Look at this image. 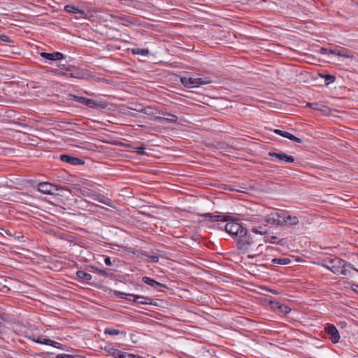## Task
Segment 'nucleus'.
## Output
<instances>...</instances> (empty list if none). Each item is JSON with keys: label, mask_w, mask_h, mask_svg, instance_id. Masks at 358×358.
Segmentation results:
<instances>
[{"label": "nucleus", "mask_w": 358, "mask_h": 358, "mask_svg": "<svg viewBox=\"0 0 358 358\" xmlns=\"http://www.w3.org/2000/svg\"><path fill=\"white\" fill-rule=\"evenodd\" d=\"M206 220L210 222H227L224 225V229L227 233L238 241L247 235L248 231L240 223L234 221L228 222L229 217L222 214H210L205 215Z\"/></svg>", "instance_id": "obj_1"}, {"label": "nucleus", "mask_w": 358, "mask_h": 358, "mask_svg": "<svg viewBox=\"0 0 358 358\" xmlns=\"http://www.w3.org/2000/svg\"><path fill=\"white\" fill-rule=\"evenodd\" d=\"M323 266L335 274H345L343 268H351V264L338 257H327Z\"/></svg>", "instance_id": "obj_2"}, {"label": "nucleus", "mask_w": 358, "mask_h": 358, "mask_svg": "<svg viewBox=\"0 0 358 358\" xmlns=\"http://www.w3.org/2000/svg\"><path fill=\"white\" fill-rule=\"evenodd\" d=\"M110 17L117 21H120V23L124 26L130 25H138V20L136 17L127 15L124 14H110Z\"/></svg>", "instance_id": "obj_3"}, {"label": "nucleus", "mask_w": 358, "mask_h": 358, "mask_svg": "<svg viewBox=\"0 0 358 358\" xmlns=\"http://www.w3.org/2000/svg\"><path fill=\"white\" fill-rule=\"evenodd\" d=\"M182 84L186 87H196L201 85L206 84L204 81L202 80L201 78H192V77H182L181 78Z\"/></svg>", "instance_id": "obj_4"}, {"label": "nucleus", "mask_w": 358, "mask_h": 358, "mask_svg": "<svg viewBox=\"0 0 358 358\" xmlns=\"http://www.w3.org/2000/svg\"><path fill=\"white\" fill-rule=\"evenodd\" d=\"M284 212H273L265 217V222L269 224L282 225Z\"/></svg>", "instance_id": "obj_5"}, {"label": "nucleus", "mask_w": 358, "mask_h": 358, "mask_svg": "<svg viewBox=\"0 0 358 358\" xmlns=\"http://www.w3.org/2000/svg\"><path fill=\"white\" fill-rule=\"evenodd\" d=\"M253 243L254 241L252 233L249 234L248 236L246 235L243 238H240L238 241L239 248L242 250H250V246Z\"/></svg>", "instance_id": "obj_6"}, {"label": "nucleus", "mask_w": 358, "mask_h": 358, "mask_svg": "<svg viewBox=\"0 0 358 358\" xmlns=\"http://www.w3.org/2000/svg\"><path fill=\"white\" fill-rule=\"evenodd\" d=\"M38 190L45 194H53L57 189L50 182H40L38 185Z\"/></svg>", "instance_id": "obj_7"}, {"label": "nucleus", "mask_w": 358, "mask_h": 358, "mask_svg": "<svg viewBox=\"0 0 358 358\" xmlns=\"http://www.w3.org/2000/svg\"><path fill=\"white\" fill-rule=\"evenodd\" d=\"M134 302L141 305H152L153 304V299L141 295L129 294Z\"/></svg>", "instance_id": "obj_8"}, {"label": "nucleus", "mask_w": 358, "mask_h": 358, "mask_svg": "<svg viewBox=\"0 0 358 358\" xmlns=\"http://www.w3.org/2000/svg\"><path fill=\"white\" fill-rule=\"evenodd\" d=\"M326 332L330 335L333 343H337L340 339V334L334 325L329 324L325 328Z\"/></svg>", "instance_id": "obj_9"}, {"label": "nucleus", "mask_w": 358, "mask_h": 358, "mask_svg": "<svg viewBox=\"0 0 358 358\" xmlns=\"http://www.w3.org/2000/svg\"><path fill=\"white\" fill-rule=\"evenodd\" d=\"M60 159L63 162H66L73 166L84 164V162L80 159L68 155H62L60 156Z\"/></svg>", "instance_id": "obj_10"}, {"label": "nucleus", "mask_w": 358, "mask_h": 358, "mask_svg": "<svg viewBox=\"0 0 358 358\" xmlns=\"http://www.w3.org/2000/svg\"><path fill=\"white\" fill-rule=\"evenodd\" d=\"M268 156L273 157L278 159L280 161H284L287 163H292L294 162V157L291 155H287L285 153H277L274 152H269Z\"/></svg>", "instance_id": "obj_11"}, {"label": "nucleus", "mask_w": 358, "mask_h": 358, "mask_svg": "<svg viewBox=\"0 0 358 358\" xmlns=\"http://www.w3.org/2000/svg\"><path fill=\"white\" fill-rule=\"evenodd\" d=\"M92 191V190L91 189V192ZM91 199H93L94 200L97 201L98 202L102 203L108 206H110L112 203L111 200L109 198L99 193L91 192Z\"/></svg>", "instance_id": "obj_12"}, {"label": "nucleus", "mask_w": 358, "mask_h": 358, "mask_svg": "<svg viewBox=\"0 0 358 358\" xmlns=\"http://www.w3.org/2000/svg\"><path fill=\"white\" fill-rule=\"evenodd\" d=\"M282 224H286L290 227L295 226L299 223V219L296 216H291L284 212L282 219Z\"/></svg>", "instance_id": "obj_13"}, {"label": "nucleus", "mask_w": 358, "mask_h": 358, "mask_svg": "<svg viewBox=\"0 0 358 358\" xmlns=\"http://www.w3.org/2000/svg\"><path fill=\"white\" fill-rule=\"evenodd\" d=\"M41 56L45 59L51 61H58L64 58L63 54L59 52L54 53L41 52Z\"/></svg>", "instance_id": "obj_14"}, {"label": "nucleus", "mask_w": 358, "mask_h": 358, "mask_svg": "<svg viewBox=\"0 0 358 358\" xmlns=\"http://www.w3.org/2000/svg\"><path fill=\"white\" fill-rule=\"evenodd\" d=\"M274 132L282 137L287 138H288L292 141H294L296 143H301V138L294 136L293 134H292L287 131L280 130V129H275Z\"/></svg>", "instance_id": "obj_15"}, {"label": "nucleus", "mask_w": 358, "mask_h": 358, "mask_svg": "<svg viewBox=\"0 0 358 358\" xmlns=\"http://www.w3.org/2000/svg\"><path fill=\"white\" fill-rule=\"evenodd\" d=\"M142 280L145 283H146L147 285H150V287H152L155 289H157L158 287H166L165 285L162 284V283L156 281L155 280L150 278L149 277H147V276L143 277Z\"/></svg>", "instance_id": "obj_16"}, {"label": "nucleus", "mask_w": 358, "mask_h": 358, "mask_svg": "<svg viewBox=\"0 0 358 358\" xmlns=\"http://www.w3.org/2000/svg\"><path fill=\"white\" fill-rule=\"evenodd\" d=\"M107 106L108 103L106 101L91 98V108H106Z\"/></svg>", "instance_id": "obj_17"}, {"label": "nucleus", "mask_w": 358, "mask_h": 358, "mask_svg": "<svg viewBox=\"0 0 358 358\" xmlns=\"http://www.w3.org/2000/svg\"><path fill=\"white\" fill-rule=\"evenodd\" d=\"M108 352L115 358H127L128 352H122L118 349L110 348Z\"/></svg>", "instance_id": "obj_18"}, {"label": "nucleus", "mask_w": 358, "mask_h": 358, "mask_svg": "<svg viewBox=\"0 0 358 358\" xmlns=\"http://www.w3.org/2000/svg\"><path fill=\"white\" fill-rule=\"evenodd\" d=\"M104 334L106 335H110L112 336H118L120 334L123 335L124 336H126L127 333L126 331H121L119 329L113 328V327H107L104 329Z\"/></svg>", "instance_id": "obj_19"}, {"label": "nucleus", "mask_w": 358, "mask_h": 358, "mask_svg": "<svg viewBox=\"0 0 358 358\" xmlns=\"http://www.w3.org/2000/svg\"><path fill=\"white\" fill-rule=\"evenodd\" d=\"M338 56L350 59H352L354 57L351 51L343 48L338 49Z\"/></svg>", "instance_id": "obj_20"}, {"label": "nucleus", "mask_w": 358, "mask_h": 358, "mask_svg": "<svg viewBox=\"0 0 358 358\" xmlns=\"http://www.w3.org/2000/svg\"><path fill=\"white\" fill-rule=\"evenodd\" d=\"M131 52L134 55H140L142 56H147L150 53V52L148 49H142V48H138L131 49Z\"/></svg>", "instance_id": "obj_21"}, {"label": "nucleus", "mask_w": 358, "mask_h": 358, "mask_svg": "<svg viewBox=\"0 0 358 358\" xmlns=\"http://www.w3.org/2000/svg\"><path fill=\"white\" fill-rule=\"evenodd\" d=\"M266 229L265 227L259 226L258 227H254L252 230L251 233L255 234H259L261 236L265 234L266 233Z\"/></svg>", "instance_id": "obj_22"}, {"label": "nucleus", "mask_w": 358, "mask_h": 358, "mask_svg": "<svg viewBox=\"0 0 358 358\" xmlns=\"http://www.w3.org/2000/svg\"><path fill=\"white\" fill-rule=\"evenodd\" d=\"M159 119L162 120H164L169 122H176L178 120V117L176 115L168 113L166 117H157Z\"/></svg>", "instance_id": "obj_23"}, {"label": "nucleus", "mask_w": 358, "mask_h": 358, "mask_svg": "<svg viewBox=\"0 0 358 358\" xmlns=\"http://www.w3.org/2000/svg\"><path fill=\"white\" fill-rule=\"evenodd\" d=\"M141 112L143 113L144 114H146V115H150V116H155V115H156L155 110L150 106L144 107L141 110Z\"/></svg>", "instance_id": "obj_24"}, {"label": "nucleus", "mask_w": 358, "mask_h": 358, "mask_svg": "<svg viewBox=\"0 0 358 358\" xmlns=\"http://www.w3.org/2000/svg\"><path fill=\"white\" fill-rule=\"evenodd\" d=\"M272 262L273 264L285 265V264H287L288 263H289L290 260L287 258H282V259L281 258H279V259L275 258L272 260Z\"/></svg>", "instance_id": "obj_25"}, {"label": "nucleus", "mask_w": 358, "mask_h": 358, "mask_svg": "<svg viewBox=\"0 0 358 358\" xmlns=\"http://www.w3.org/2000/svg\"><path fill=\"white\" fill-rule=\"evenodd\" d=\"M324 78V82L326 85H329L334 83L336 80L335 77L330 74H325L324 76H322Z\"/></svg>", "instance_id": "obj_26"}, {"label": "nucleus", "mask_w": 358, "mask_h": 358, "mask_svg": "<svg viewBox=\"0 0 358 358\" xmlns=\"http://www.w3.org/2000/svg\"><path fill=\"white\" fill-rule=\"evenodd\" d=\"M77 275L79 278L89 280H90V274L84 271H77Z\"/></svg>", "instance_id": "obj_27"}, {"label": "nucleus", "mask_w": 358, "mask_h": 358, "mask_svg": "<svg viewBox=\"0 0 358 358\" xmlns=\"http://www.w3.org/2000/svg\"><path fill=\"white\" fill-rule=\"evenodd\" d=\"M75 100L86 106L90 105V99L83 96H74Z\"/></svg>", "instance_id": "obj_28"}, {"label": "nucleus", "mask_w": 358, "mask_h": 358, "mask_svg": "<svg viewBox=\"0 0 358 358\" xmlns=\"http://www.w3.org/2000/svg\"><path fill=\"white\" fill-rule=\"evenodd\" d=\"M246 220L255 222V223H259L261 222L262 220V217L259 215H252L246 219Z\"/></svg>", "instance_id": "obj_29"}, {"label": "nucleus", "mask_w": 358, "mask_h": 358, "mask_svg": "<svg viewBox=\"0 0 358 358\" xmlns=\"http://www.w3.org/2000/svg\"><path fill=\"white\" fill-rule=\"evenodd\" d=\"M280 311L284 314H288L291 311V308L286 305L281 304L278 306Z\"/></svg>", "instance_id": "obj_30"}, {"label": "nucleus", "mask_w": 358, "mask_h": 358, "mask_svg": "<svg viewBox=\"0 0 358 358\" xmlns=\"http://www.w3.org/2000/svg\"><path fill=\"white\" fill-rule=\"evenodd\" d=\"M33 341L38 343H41V344H45V345H50V344H51V343H49V341H52V340H50V339L40 338H38L37 339H34Z\"/></svg>", "instance_id": "obj_31"}, {"label": "nucleus", "mask_w": 358, "mask_h": 358, "mask_svg": "<svg viewBox=\"0 0 358 358\" xmlns=\"http://www.w3.org/2000/svg\"><path fill=\"white\" fill-rule=\"evenodd\" d=\"M147 258L149 262L157 263L159 262V257L157 255H148Z\"/></svg>", "instance_id": "obj_32"}, {"label": "nucleus", "mask_w": 358, "mask_h": 358, "mask_svg": "<svg viewBox=\"0 0 358 358\" xmlns=\"http://www.w3.org/2000/svg\"><path fill=\"white\" fill-rule=\"evenodd\" d=\"M124 1L127 2V3H124L125 6H129V7H133V8H136V3H137L136 1H135V0H126Z\"/></svg>", "instance_id": "obj_33"}, {"label": "nucleus", "mask_w": 358, "mask_h": 358, "mask_svg": "<svg viewBox=\"0 0 358 358\" xmlns=\"http://www.w3.org/2000/svg\"><path fill=\"white\" fill-rule=\"evenodd\" d=\"M130 294H127V293H124V292H119V294H117V296L121 298V299H126L129 301H131L132 300V298L130 297Z\"/></svg>", "instance_id": "obj_34"}, {"label": "nucleus", "mask_w": 358, "mask_h": 358, "mask_svg": "<svg viewBox=\"0 0 358 358\" xmlns=\"http://www.w3.org/2000/svg\"><path fill=\"white\" fill-rule=\"evenodd\" d=\"M49 343H51L50 345L53 346L54 348L61 349V350H64V348H63V345L58 342H56V341L52 340V341H49Z\"/></svg>", "instance_id": "obj_35"}, {"label": "nucleus", "mask_w": 358, "mask_h": 358, "mask_svg": "<svg viewBox=\"0 0 358 358\" xmlns=\"http://www.w3.org/2000/svg\"><path fill=\"white\" fill-rule=\"evenodd\" d=\"M98 258L102 259L103 261L104 262V263L107 266H111L112 265V263H111V261H110V258L109 257L99 256Z\"/></svg>", "instance_id": "obj_36"}, {"label": "nucleus", "mask_w": 358, "mask_h": 358, "mask_svg": "<svg viewBox=\"0 0 358 358\" xmlns=\"http://www.w3.org/2000/svg\"><path fill=\"white\" fill-rule=\"evenodd\" d=\"M308 106L313 108L315 110H321L320 109V104L317 103H309L307 104Z\"/></svg>", "instance_id": "obj_37"}, {"label": "nucleus", "mask_w": 358, "mask_h": 358, "mask_svg": "<svg viewBox=\"0 0 358 358\" xmlns=\"http://www.w3.org/2000/svg\"><path fill=\"white\" fill-rule=\"evenodd\" d=\"M65 10L66 11L73 12V13H76L78 11L77 8H75L74 7H73V6H71L70 5L66 6H65Z\"/></svg>", "instance_id": "obj_38"}, {"label": "nucleus", "mask_w": 358, "mask_h": 358, "mask_svg": "<svg viewBox=\"0 0 358 358\" xmlns=\"http://www.w3.org/2000/svg\"><path fill=\"white\" fill-rule=\"evenodd\" d=\"M56 358H73L71 355L67 354H58Z\"/></svg>", "instance_id": "obj_39"}, {"label": "nucleus", "mask_w": 358, "mask_h": 358, "mask_svg": "<svg viewBox=\"0 0 358 358\" xmlns=\"http://www.w3.org/2000/svg\"><path fill=\"white\" fill-rule=\"evenodd\" d=\"M136 152L138 153V154H141V155H143L145 153V148L143 147V146H141V147H137L136 148Z\"/></svg>", "instance_id": "obj_40"}, {"label": "nucleus", "mask_w": 358, "mask_h": 358, "mask_svg": "<svg viewBox=\"0 0 358 358\" xmlns=\"http://www.w3.org/2000/svg\"><path fill=\"white\" fill-rule=\"evenodd\" d=\"M0 40L3 42H10V38L6 35H1Z\"/></svg>", "instance_id": "obj_41"}, {"label": "nucleus", "mask_w": 358, "mask_h": 358, "mask_svg": "<svg viewBox=\"0 0 358 358\" xmlns=\"http://www.w3.org/2000/svg\"><path fill=\"white\" fill-rule=\"evenodd\" d=\"M320 53L326 55L329 53V49L322 48L320 49Z\"/></svg>", "instance_id": "obj_42"}, {"label": "nucleus", "mask_w": 358, "mask_h": 358, "mask_svg": "<svg viewBox=\"0 0 358 358\" xmlns=\"http://www.w3.org/2000/svg\"><path fill=\"white\" fill-rule=\"evenodd\" d=\"M338 49H329V54L338 55Z\"/></svg>", "instance_id": "obj_43"}, {"label": "nucleus", "mask_w": 358, "mask_h": 358, "mask_svg": "<svg viewBox=\"0 0 358 358\" xmlns=\"http://www.w3.org/2000/svg\"><path fill=\"white\" fill-rule=\"evenodd\" d=\"M264 246L263 244H259L258 245L257 250L259 251V253L262 252V249L264 248Z\"/></svg>", "instance_id": "obj_44"}, {"label": "nucleus", "mask_w": 358, "mask_h": 358, "mask_svg": "<svg viewBox=\"0 0 358 358\" xmlns=\"http://www.w3.org/2000/svg\"><path fill=\"white\" fill-rule=\"evenodd\" d=\"M90 207H91V211H94V210L96 209L97 206L91 203Z\"/></svg>", "instance_id": "obj_45"}, {"label": "nucleus", "mask_w": 358, "mask_h": 358, "mask_svg": "<svg viewBox=\"0 0 358 358\" xmlns=\"http://www.w3.org/2000/svg\"><path fill=\"white\" fill-rule=\"evenodd\" d=\"M97 271H99V273L100 274H101L102 275H107V273H106L105 271H103V270H97Z\"/></svg>", "instance_id": "obj_46"}, {"label": "nucleus", "mask_w": 358, "mask_h": 358, "mask_svg": "<svg viewBox=\"0 0 358 358\" xmlns=\"http://www.w3.org/2000/svg\"><path fill=\"white\" fill-rule=\"evenodd\" d=\"M90 187H91V188H93V189H95V188H96L95 185H93V184H92V183H91V185H90Z\"/></svg>", "instance_id": "obj_47"}, {"label": "nucleus", "mask_w": 358, "mask_h": 358, "mask_svg": "<svg viewBox=\"0 0 358 358\" xmlns=\"http://www.w3.org/2000/svg\"><path fill=\"white\" fill-rule=\"evenodd\" d=\"M91 268L94 269L95 268L94 266H91Z\"/></svg>", "instance_id": "obj_48"}, {"label": "nucleus", "mask_w": 358, "mask_h": 358, "mask_svg": "<svg viewBox=\"0 0 358 358\" xmlns=\"http://www.w3.org/2000/svg\"><path fill=\"white\" fill-rule=\"evenodd\" d=\"M102 259H100V261H98V263H100V262H102Z\"/></svg>", "instance_id": "obj_49"}, {"label": "nucleus", "mask_w": 358, "mask_h": 358, "mask_svg": "<svg viewBox=\"0 0 358 358\" xmlns=\"http://www.w3.org/2000/svg\"><path fill=\"white\" fill-rule=\"evenodd\" d=\"M102 259H100V261H98V263H100V262H102Z\"/></svg>", "instance_id": "obj_50"}, {"label": "nucleus", "mask_w": 358, "mask_h": 358, "mask_svg": "<svg viewBox=\"0 0 358 358\" xmlns=\"http://www.w3.org/2000/svg\"><path fill=\"white\" fill-rule=\"evenodd\" d=\"M357 4H358V0H357Z\"/></svg>", "instance_id": "obj_51"}]
</instances>
